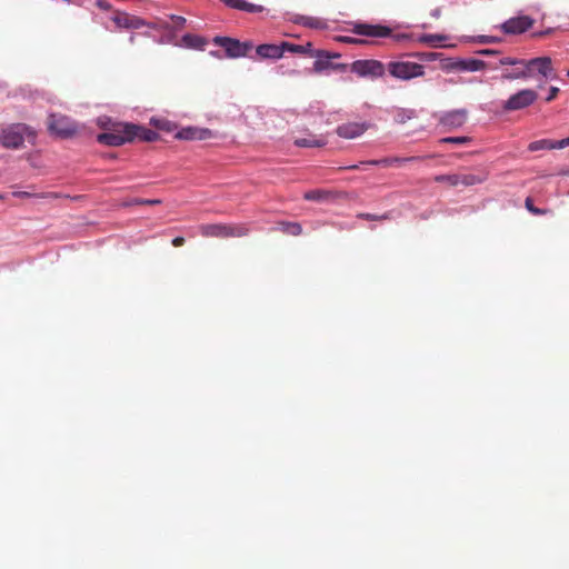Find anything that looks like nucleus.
<instances>
[{
    "mask_svg": "<svg viewBox=\"0 0 569 569\" xmlns=\"http://www.w3.org/2000/svg\"><path fill=\"white\" fill-rule=\"evenodd\" d=\"M99 126L106 131L97 136V141L110 147H120L132 142L131 123L112 122L109 118L99 119Z\"/></svg>",
    "mask_w": 569,
    "mask_h": 569,
    "instance_id": "f257e3e1",
    "label": "nucleus"
},
{
    "mask_svg": "<svg viewBox=\"0 0 569 569\" xmlns=\"http://www.w3.org/2000/svg\"><path fill=\"white\" fill-rule=\"evenodd\" d=\"M34 142L36 131L24 123H12L0 130V143L7 149H19L24 139Z\"/></svg>",
    "mask_w": 569,
    "mask_h": 569,
    "instance_id": "f03ea898",
    "label": "nucleus"
},
{
    "mask_svg": "<svg viewBox=\"0 0 569 569\" xmlns=\"http://www.w3.org/2000/svg\"><path fill=\"white\" fill-rule=\"evenodd\" d=\"M199 231L207 238H241L250 233V228L246 223H206Z\"/></svg>",
    "mask_w": 569,
    "mask_h": 569,
    "instance_id": "7ed1b4c3",
    "label": "nucleus"
},
{
    "mask_svg": "<svg viewBox=\"0 0 569 569\" xmlns=\"http://www.w3.org/2000/svg\"><path fill=\"white\" fill-rule=\"evenodd\" d=\"M526 80L527 79H557L552 60L549 57H538L525 59Z\"/></svg>",
    "mask_w": 569,
    "mask_h": 569,
    "instance_id": "20e7f679",
    "label": "nucleus"
},
{
    "mask_svg": "<svg viewBox=\"0 0 569 569\" xmlns=\"http://www.w3.org/2000/svg\"><path fill=\"white\" fill-rule=\"evenodd\" d=\"M388 73L398 80L409 81L425 74V66L412 61H390L387 63Z\"/></svg>",
    "mask_w": 569,
    "mask_h": 569,
    "instance_id": "39448f33",
    "label": "nucleus"
},
{
    "mask_svg": "<svg viewBox=\"0 0 569 569\" xmlns=\"http://www.w3.org/2000/svg\"><path fill=\"white\" fill-rule=\"evenodd\" d=\"M350 71L360 78H382L387 71V64L375 59L356 60L350 64Z\"/></svg>",
    "mask_w": 569,
    "mask_h": 569,
    "instance_id": "423d86ee",
    "label": "nucleus"
},
{
    "mask_svg": "<svg viewBox=\"0 0 569 569\" xmlns=\"http://www.w3.org/2000/svg\"><path fill=\"white\" fill-rule=\"evenodd\" d=\"M48 130L57 137L67 139L78 132V126L67 116L52 113L48 118Z\"/></svg>",
    "mask_w": 569,
    "mask_h": 569,
    "instance_id": "0eeeda50",
    "label": "nucleus"
},
{
    "mask_svg": "<svg viewBox=\"0 0 569 569\" xmlns=\"http://www.w3.org/2000/svg\"><path fill=\"white\" fill-rule=\"evenodd\" d=\"M538 93L533 89H521L511 94L502 104L505 111H517L525 109L536 102Z\"/></svg>",
    "mask_w": 569,
    "mask_h": 569,
    "instance_id": "6e6552de",
    "label": "nucleus"
},
{
    "mask_svg": "<svg viewBox=\"0 0 569 569\" xmlns=\"http://www.w3.org/2000/svg\"><path fill=\"white\" fill-rule=\"evenodd\" d=\"M213 42L222 47L229 58L244 57L252 48L250 42H240L229 37H216Z\"/></svg>",
    "mask_w": 569,
    "mask_h": 569,
    "instance_id": "1a4fd4ad",
    "label": "nucleus"
},
{
    "mask_svg": "<svg viewBox=\"0 0 569 569\" xmlns=\"http://www.w3.org/2000/svg\"><path fill=\"white\" fill-rule=\"evenodd\" d=\"M499 64L500 66H507V67H511L510 69H506L502 74H501V78L503 80H509V81H513V80H526V67H525V59H516V58H511V57H502L500 60H499Z\"/></svg>",
    "mask_w": 569,
    "mask_h": 569,
    "instance_id": "9d476101",
    "label": "nucleus"
},
{
    "mask_svg": "<svg viewBox=\"0 0 569 569\" xmlns=\"http://www.w3.org/2000/svg\"><path fill=\"white\" fill-rule=\"evenodd\" d=\"M350 31L358 36L369 38H388L392 34L391 28L381 24H370L365 22H355Z\"/></svg>",
    "mask_w": 569,
    "mask_h": 569,
    "instance_id": "9b49d317",
    "label": "nucleus"
},
{
    "mask_svg": "<svg viewBox=\"0 0 569 569\" xmlns=\"http://www.w3.org/2000/svg\"><path fill=\"white\" fill-rule=\"evenodd\" d=\"M533 24V19L528 16H520L510 18L501 24V30L506 34H520L530 29Z\"/></svg>",
    "mask_w": 569,
    "mask_h": 569,
    "instance_id": "f8f14e48",
    "label": "nucleus"
},
{
    "mask_svg": "<svg viewBox=\"0 0 569 569\" xmlns=\"http://www.w3.org/2000/svg\"><path fill=\"white\" fill-rule=\"evenodd\" d=\"M211 137V130L198 127H186L174 134V138L179 140H207Z\"/></svg>",
    "mask_w": 569,
    "mask_h": 569,
    "instance_id": "ddd939ff",
    "label": "nucleus"
},
{
    "mask_svg": "<svg viewBox=\"0 0 569 569\" xmlns=\"http://www.w3.org/2000/svg\"><path fill=\"white\" fill-rule=\"evenodd\" d=\"M368 129L366 122H348L338 126L336 132L345 139H355L361 136Z\"/></svg>",
    "mask_w": 569,
    "mask_h": 569,
    "instance_id": "4468645a",
    "label": "nucleus"
},
{
    "mask_svg": "<svg viewBox=\"0 0 569 569\" xmlns=\"http://www.w3.org/2000/svg\"><path fill=\"white\" fill-rule=\"evenodd\" d=\"M467 120V111L463 109L452 110L445 113L440 118V123L443 126L458 128L461 127Z\"/></svg>",
    "mask_w": 569,
    "mask_h": 569,
    "instance_id": "2eb2a0df",
    "label": "nucleus"
},
{
    "mask_svg": "<svg viewBox=\"0 0 569 569\" xmlns=\"http://www.w3.org/2000/svg\"><path fill=\"white\" fill-rule=\"evenodd\" d=\"M257 54L262 59H279L284 52L283 43L277 44H260L256 49Z\"/></svg>",
    "mask_w": 569,
    "mask_h": 569,
    "instance_id": "dca6fc26",
    "label": "nucleus"
},
{
    "mask_svg": "<svg viewBox=\"0 0 569 569\" xmlns=\"http://www.w3.org/2000/svg\"><path fill=\"white\" fill-rule=\"evenodd\" d=\"M132 141L139 139L140 141L152 142L159 138V134L146 127L131 123L130 128Z\"/></svg>",
    "mask_w": 569,
    "mask_h": 569,
    "instance_id": "f3484780",
    "label": "nucleus"
},
{
    "mask_svg": "<svg viewBox=\"0 0 569 569\" xmlns=\"http://www.w3.org/2000/svg\"><path fill=\"white\" fill-rule=\"evenodd\" d=\"M458 186L471 187L485 182L488 179V172L480 170L478 173H457Z\"/></svg>",
    "mask_w": 569,
    "mask_h": 569,
    "instance_id": "a211bd4d",
    "label": "nucleus"
},
{
    "mask_svg": "<svg viewBox=\"0 0 569 569\" xmlns=\"http://www.w3.org/2000/svg\"><path fill=\"white\" fill-rule=\"evenodd\" d=\"M113 20L117 26L128 29H138L143 26V21L141 19L128 13H119Z\"/></svg>",
    "mask_w": 569,
    "mask_h": 569,
    "instance_id": "6ab92c4d",
    "label": "nucleus"
},
{
    "mask_svg": "<svg viewBox=\"0 0 569 569\" xmlns=\"http://www.w3.org/2000/svg\"><path fill=\"white\" fill-rule=\"evenodd\" d=\"M223 2L230 8L251 13L261 12L263 10L262 6L250 3L246 0H223Z\"/></svg>",
    "mask_w": 569,
    "mask_h": 569,
    "instance_id": "aec40b11",
    "label": "nucleus"
},
{
    "mask_svg": "<svg viewBox=\"0 0 569 569\" xmlns=\"http://www.w3.org/2000/svg\"><path fill=\"white\" fill-rule=\"evenodd\" d=\"M486 62L478 59H468L458 61L455 67L461 71H479L486 68Z\"/></svg>",
    "mask_w": 569,
    "mask_h": 569,
    "instance_id": "412c9836",
    "label": "nucleus"
},
{
    "mask_svg": "<svg viewBox=\"0 0 569 569\" xmlns=\"http://www.w3.org/2000/svg\"><path fill=\"white\" fill-rule=\"evenodd\" d=\"M367 166H382V167L393 166L392 157L383 158V159H379V160L361 161L359 164H350V166H346V167H340L338 170H357L361 167H367Z\"/></svg>",
    "mask_w": 569,
    "mask_h": 569,
    "instance_id": "4be33fe9",
    "label": "nucleus"
},
{
    "mask_svg": "<svg viewBox=\"0 0 569 569\" xmlns=\"http://www.w3.org/2000/svg\"><path fill=\"white\" fill-rule=\"evenodd\" d=\"M545 149H547V150L563 149V147L559 146V141H553V140H549V139H541V140L532 141L528 146V150L532 151V152L538 151V150H545Z\"/></svg>",
    "mask_w": 569,
    "mask_h": 569,
    "instance_id": "5701e85b",
    "label": "nucleus"
},
{
    "mask_svg": "<svg viewBox=\"0 0 569 569\" xmlns=\"http://www.w3.org/2000/svg\"><path fill=\"white\" fill-rule=\"evenodd\" d=\"M293 21L298 24L313 29H325L327 27V23L323 20L315 17L298 16Z\"/></svg>",
    "mask_w": 569,
    "mask_h": 569,
    "instance_id": "b1692460",
    "label": "nucleus"
},
{
    "mask_svg": "<svg viewBox=\"0 0 569 569\" xmlns=\"http://www.w3.org/2000/svg\"><path fill=\"white\" fill-rule=\"evenodd\" d=\"M182 42L186 47L191 49L203 50L207 41L197 34L187 33L182 37Z\"/></svg>",
    "mask_w": 569,
    "mask_h": 569,
    "instance_id": "393cba45",
    "label": "nucleus"
},
{
    "mask_svg": "<svg viewBox=\"0 0 569 569\" xmlns=\"http://www.w3.org/2000/svg\"><path fill=\"white\" fill-rule=\"evenodd\" d=\"M296 146L302 148L323 147L327 142L322 137L309 136L308 138H299L296 140Z\"/></svg>",
    "mask_w": 569,
    "mask_h": 569,
    "instance_id": "a878e982",
    "label": "nucleus"
},
{
    "mask_svg": "<svg viewBox=\"0 0 569 569\" xmlns=\"http://www.w3.org/2000/svg\"><path fill=\"white\" fill-rule=\"evenodd\" d=\"M316 56L318 57V59L313 63L315 71L319 72V71H322L323 69L328 68V66H329L328 59L330 58L329 53L326 51H317Z\"/></svg>",
    "mask_w": 569,
    "mask_h": 569,
    "instance_id": "bb28decb",
    "label": "nucleus"
},
{
    "mask_svg": "<svg viewBox=\"0 0 569 569\" xmlns=\"http://www.w3.org/2000/svg\"><path fill=\"white\" fill-rule=\"evenodd\" d=\"M283 48H284V51L287 50V51H290L293 53H302V54L311 53V43L310 42L307 43L306 46L283 42Z\"/></svg>",
    "mask_w": 569,
    "mask_h": 569,
    "instance_id": "cd10ccee",
    "label": "nucleus"
},
{
    "mask_svg": "<svg viewBox=\"0 0 569 569\" xmlns=\"http://www.w3.org/2000/svg\"><path fill=\"white\" fill-rule=\"evenodd\" d=\"M151 124L166 132H172L177 128L173 122L167 119H151Z\"/></svg>",
    "mask_w": 569,
    "mask_h": 569,
    "instance_id": "c85d7f7f",
    "label": "nucleus"
},
{
    "mask_svg": "<svg viewBox=\"0 0 569 569\" xmlns=\"http://www.w3.org/2000/svg\"><path fill=\"white\" fill-rule=\"evenodd\" d=\"M281 231L291 236H299L302 233V227L298 222H282Z\"/></svg>",
    "mask_w": 569,
    "mask_h": 569,
    "instance_id": "c756f323",
    "label": "nucleus"
},
{
    "mask_svg": "<svg viewBox=\"0 0 569 569\" xmlns=\"http://www.w3.org/2000/svg\"><path fill=\"white\" fill-rule=\"evenodd\" d=\"M328 196V192L320 189H315L306 192L303 198L308 201H321Z\"/></svg>",
    "mask_w": 569,
    "mask_h": 569,
    "instance_id": "7c9ffc66",
    "label": "nucleus"
},
{
    "mask_svg": "<svg viewBox=\"0 0 569 569\" xmlns=\"http://www.w3.org/2000/svg\"><path fill=\"white\" fill-rule=\"evenodd\" d=\"M435 181L436 182H446L448 183L449 186L451 187H457L458 186V178H457V173H453V174H439V176H436L435 177Z\"/></svg>",
    "mask_w": 569,
    "mask_h": 569,
    "instance_id": "2f4dec72",
    "label": "nucleus"
},
{
    "mask_svg": "<svg viewBox=\"0 0 569 569\" xmlns=\"http://www.w3.org/2000/svg\"><path fill=\"white\" fill-rule=\"evenodd\" d=\"M357 218L365 219V220H371V221H382V220L390 219L391 218V213L390 212H386V213H383L381 216H377V214H372V213L362 212V213H358Z\"/></svg>",
    "mask_w": 569,
    "mask_h": 569,
    "instance_id": "473e14b6",
    "label": "nucleus"
},
{
    "mask_svg": "<svg viewBox=\"0 0 569 569\" xmlns=\"http://www.w3.org/2000/svg\"><path fill=\"white\" fill-rule=\"evenodd\" d=\"M170 21V23H167V27L174 30L182 29L186 24V18L180 16H171Z\"/></svg>",
    "mask_w": 569,
    "mask_h": 569,
    "instance_id": "72a5a7b5",
    "label": "nucleus"
},
{
    "mask_svg": "<svg viewBox=\"0 0 569 569\" xmlns=\"http://www.w3.org/2000/svg\"><path fill=\"white\" fill-rule=\"evenodd\" d=\"M422 157L419 156H412V157H392L393 166L395 164H405V163H411V162H418L422 160Z\"/></svg>",
    "mask_w": 569,
    "mask_h": 569,
    "instance_id": "f704fd0d",
    "label": "nucleus"
},
{
    "mask_svg": "<svg viewBox=\"0 0 569 569\" xmlns=\"http://www.w3.org/2000/svg\"><path fill=\"white\" fill-rule=\"evenodd\" d=\"M470 141L468 137H447L442 138L440 142L442 143H455V144H463Z\"/></svg>",
    "mask_w": 569,
    "mask_h": 569,
    "instance_id": "c9c22d12",
    "label": "nucleus"
},
{
    "mask_svg": "<svg viewBox=\"0 0 569 569\" xmlns=\"http://www.w3.org/2000/svg\"><path fill=\"white\" fill-rule=\"evenodd\" d=\"M161 201L159 199H134L130 202H127L126 206H131V204H147V206H152V204H159Z\"/></svg>",
    "mask_w": 569,
    "mask_h": 569,
    "instance_id": "e433bc0d",
    "label": "nucleus"
},
{
    "mask_svg": "<svg viewBox=\"0 0 569 569\" xmlns=\"http://www.w3.org/2000/svg\"><path fill=\"white\" fill-rule=\"evenodd\" d=\"M526 208L533 214H542L545 213V210H541L533 206V201L530 197H528L525 201Z\"/></svg>",
    "mask_w": 569,
    "mask_h": 569,
    "instance_id": "4c0bfd02",
    "label": "nucleus"
},
{
    "mask_svg": "<svg viewBox=\"0 0 569 569\" xmlns=\"http://www.w3.org/2000/svg\"><path fill=\"white\" fill-rule=\"evenodd\" d=\"M445 37L442 36H438V34H426V36H422L420 38V41L421 42H426V43H435L436 41H441L443 40Z\"/></svg>",
    "mask_w": 569,
    "mask_h": 569,
    "instance_id": "58836bf2",
    "label": "nucleus"
},
{
    "mask_svg": "<svg viewBox=\"0 0 569 569\" xmlns=\"http://www.w3.org/2000/svg\"><path fill=\"white\" fill-rule=\"evenodd\" d=\"M558 93H559L558 87H550L549 94L547 96L546 101L551 102L552 100H555L557 98Z\"/></svg>",
    "mask_w": 569,
    "mask_h": 569,
    "instance_id": "ea45409f",
    "label": "nucleus"
},
{
    "mask_svg": "<svg viewBox=\"0 0 569 569\" xmlns=\"http://www.w3.org/2000/svg\"><path fill=\"white\" fill-rule=\"evenodd\" d=\"M342 40L345 42L353 43V44H365V43H367L366 40H361V39H357V38H350V37H345V38H342Z\"/></svg>",
    "mask_w": 569,
    "mask_h": 569,
    "instance_id": "a19ab883",
    "label": "nucleus"
},
{
    "mask_svg": "<svg viewBox=\"0 0 569 569\" xmlns=\"http://www.w3.org/2000/svg\"><path fill=\"white\" fill-rule=\"evenodd\" d=\"M496 41H497V38H495V37H490V36H480L479 37L480 43H491V42H496Z\"/></svg>",
    "mask_w": 569,
    "mask_h": 569,
    "instance_id": "79ce46f5",
    "label": "nucleus"
},
{
    "mask_svg": "<svg viewBox=\"0 0 569 569\" xmlns=\"http://www.w3.org/2000/svg\"><path fill=\"white\" fill-rule=\"evenodd\" d=\"M184 241H186V240H184V238H183V237H176V238H173V240H172V244H173L174 247H181V246H183V244H184Z\"/></svg>",
    "mask_w": 569,
    "mask_h": 569,
    "instance_id": "37998d69",
    "label": "nucleus"
},
{
    "mask_svg": "<svg viewBox=\"0 0 569 569\" xmlns=\"http://www.w3.org/2000/svg\"><path fill=\"white\" fill-rule=\"evenodd\" d=\"M497 53H498V51L491 50V49H483V50L479 51V54H482V56H490V54H497Z\"/></svg>",
    "mask_w": 569,
    "mask_h": 569,
    "instance_id": "c03bdc74",
    "label": "nucleus"
},
{
    "mask_svg": "<svg viewBox=\"0 0 569 569\" xmlns=\"http://www.w3.org/2000/svg\"><path fill=\"white\" fill-rule=\"evenodd\" d=\"M559 146H560V147H563V148L568 147V146H569V137H568V138H565V139L559 140Z\"/></svg>",
    "mask_w": 569,
    "mask_h": 569,
    "instance_id": "a18cd8bd",
    "label": "nucleus"
},
{
    "mask_svg": "<svg viewBox=\"0 0 569 569\" xmlns=\"http://www.w3.org/2000/svg\"><path fill=\"white\" fill-rule=\"evenodd\" d=\"M13 194L16 197H30V193L26 191L14 192Z\"/></svg>",
    "mask_w": 569,
    "mask_h": 569,
    "instance_id": "49530a36",
    "label": "nucleus"
},
{
    "mask_svg": "<svg viewBox=\"0 0 569 569\" xmlns=\"http://www.w3.org/2000/svg\"><path fill=\"white\" fill-rule=\"evenodd\" d=\"M433 17H436V18L440 17V9H436L433 11Z\"/></svg>",
    "mask_w": 569,
    "mask_h": 569,
    "instance_id": "de8ad7c7",
    "label": "nucleus"
},
{
    "mask_svg": "<svg viewBox=\"0 0 569 569\" xmlns=\"http://www.w3.org/2000/svg\"><path fill=\"white\" fill-rule=\"evenodd\" d=\"M565 174H569V171L565 172Z\"/></svg>",
    "mask_w": 569,
    "mask_h": 569,
    "instance_id": "09e8293b",
    "label": "nucleus"
},
{
    "mask_svg": "<svg viewBox=\"0 0 569 569\" xmlns=\"http://www.w3.org/2000/svg\"><path fill=\"white\" fill-rule=\"evenodd\" d=\"M567 76L569 77V70H568V72H567Z\"/></svg>",
    "mask_w": 569,
    "mask_h": 569,
    "instance_id": "8fccbe9b",
    "label": "nucleus"
}]
</instances>
